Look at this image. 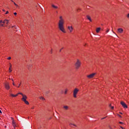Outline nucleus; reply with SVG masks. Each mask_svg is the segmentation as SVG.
Returning <instances> with one entry per match:
<instances>
[{
	"mask_svg": "<svg viewBox=\"0 0 129 129\" xmlns=\"http://www.w3.org/2000/svg\"><path fill=\"white\" fill-rule=\"evenodd\" d=\"M59 19V20L58 21V28L60 31L62 32V33H66L65 29L64 28V24L65 23V21L64 20V19L63 18V16H60Z\"/></svg>",
	"mask_w": 129,
	"mask_h": 129,
	"instance_id": "1",
	"label": "nucleus"
},
{
	"mask_svg": "<svg viewBox=\"0 0 129 129\" xmlns=\"http://www.w3.org/2000/svg\"><path fill=\"white\" fill-rule=\"evenodd\" d=\"M75 66L76 69H79V68H80V66H81V61H80L79 59H77V61L76 62Z\"/></svg>",
	"mask_w": 129,
	"mask_h": 129,
	"instance_id": "2",
	"label": "nucleus"
},
{
	"mask_svg": "<svg viewBox=\"0 0 129 129\" xmlns=\"http://www.w3.org/2000/svg\"><path fill=\"white\" fill-rule=\"evenodd\" d=\"M78 92H79V89H78V88H75L74 90L73 96L74 97H75V98H76V97H77V93H78Z\"/></svg>",
	"mask_w": 129,
	"mask_h": 129,
	"instance_id": "3",
	"label": "nucleus"
},
{
	"mask_svg": "<svg viewBox=\"0 0 129 129\" xmlns=\"http://www.w3.org/2000/svg\"><path fill=\"white\" fill-rule=\"evenodd\" d=\"M4 86L5 88L7 89V90H10V83H6L4 84Z\"/></svg>",
	"mask_w": 129,
	"mask_h": 129,
	"instance_id": "4",
	"label": "nucleus"
},
{
	"mask_svg": "<svg viewBox=\"0 0 129 129\" xmlns=\"http://www.w3.org/2000/svg\"><path fill=\"white\" fill-rule=\"evenodd\" d=\"M96 75V73H93V74H91L87 76V77L90 79L91 78H93V77H94V76H95Z\"/></svg>",
	"mask_w": 129,
	"mask_h": 129,
	"instance_id": "5",
	"label": "nucleus"
},
{
	"mask_svg": "<svg viewBox=\"0 0 129 129\" xmlns=\"http://www.w3.org/2000/svg\"><path fill=\"white\" fill-rule=\"evenodd\" d=\"M121 105L123 107V108H127V105L123 101L120 102Z\"/></svg>",
	"mask_w": 129,
	"mask_h": 129,
	"instance_id": "6",
	"label": "nucleus"
},
{
	"mask_svg": "<svg viewBox=\"0 0 129 129\" xmlns=\"http://www.w3.org/2000/svg\"><path fill=\"white\" fill-rule=\"evenodd\" d=\"M68 29L69 30L70 33L73 31V27L72 26H68Z\"/></svg>",
	"mask_w": 129,
	"mask_h": 129,
	"instance_id": "7",
	"label": "nucleus"
},
{
	"mask_svg": "<svg viewBox=\"0 0 129 129\" xmlns=\"http://www.w3.org/2000/svg\"><path fill=\"white\" fill-rule=\"evenodd\" d=\"M23 98H22V100L23 101H24L25 100H27V96L25 95H23Z\"/></svg>",
	"mask_w": 129,
	"mask_h": 129,
	"instance_id": "8",
	"label": "nucleus"
},
{
	"mask_svg": "<svg viewBox=\"0 0 129 129\" xmlns=\"http://www.w3.org/2000/svg\"><path fill=\"white\" fill-rule=\"evenodd\" d=\"M117 31L118 33L121 34L122 33V32H123V29H122V28H118Z\"/></svg>",
	"mask_w": 129,
	"mask_h": 129,
	"instance_id": "9",
	"label": "nucleus"
},
{
	"mask_svg": "<svg viewBox=\"0 0 129 129\" xmlns=\"http://www.w3.org/2000/svg\"><path fill=\"white\" fill-rule=\"evenodd\" d=\"M63 108H64V110H68L69 109V106H68L67 105H64V106H63Z\"/></svg>",
	"mask_w": 129,
	"mask_h": 129,
	"instance_id": "10",
	"label": "nucleus"
},
{
	"mask_svg": "<svg viewBox=\"0 0 129 129\" xmlns=\"http://www.w3.org/2000/svg\"><path fill=\"white\" fill-rule=\"evenodd\" d=\"M86 17L88 20L90 21V22H92V20H91V17H90V16H89V15H87Z\"/></svg>",
	"mask_w": 129,
	"mask_h": 129,
	"instance_id": "11",
	"label": "nucleus"
},
{
	"mask_svg": "<svg viewBox=\"0 0 129 129\" xmlns=\"http://www.w3.org/2000/svg\"><path fill=\"white\" fill-rule=\"evenodd\" d=\"M51 7H52V8H53V9H55V10H57V9H58V7L55 6V5H53V4H52V5H51Z\"/></svg>",
	"mask_w": 129,
	"mask_h": 129,
	"instance_id": "12",
	"label": "nucleus"
},
{
	"mask_svg": "<svg viewBox=\"0 0 129 129\" xmlns=\"http://www.w3.org/2000/svg\"><path fill=\"white\" fill-rule=\"evenodd\" d=\"M12 125L14 127H16V122H15V120L12 121Z\"/></svg>",
	"mask_w": 129,
	"mask_h": 129,
	"instance_id": "13",
	"label": "nucleus"
},
{
	"mask_svg": "<svg viewBox=\"0 0 129 129\" xmlns=\"http://www.w3.org/2000/svg\"><path fill=\"white\" fill-rule=\"evenodd\" d=\"M101 29V28H97L96 29V33H98L99 32H100Z\"/></svg>",
	"mask_w": 129,
	"mask_h": 129,
	"instance_id": "14",
	"label": "nucleus"
},
{
	"mask_svg": "<svg viewBox=\"0 0 129 129\" xmlns=\"http://www.w3.org/2000/svg\"><path fill=\"white\" fill-rule=\"evenodd\" d=\"M6 19L3 22V20H0V24H2L3 23V24H6Z\"/></svg>",
	"mask_w": 129,
	"mask_h": 129,
	"instance_id": "15",
	"label": "nucleus"
},
{
	"mask_svg": "<svg viewBox=\"0 0 129 129\" xmlns=\"http://www.w3.org/2000/svg\"><path fill=\"white\" fill-rule=\"evenodd\" d=\"M26 104H29V102L27 101V100H25V101H23Z\"/></svg>",
	"mask_w": 129,
	"mask_h": 129,
	"instance_id": "16",
	"label": "nucleus"
},
{
	"mask_svg": "<svg viewBox=\"0 0 129 129\" xmlns=\"http://www.w3.org/2000/svg\"><path fill=\"white\" fill-rule=\"evenodd\" d=\"M11 2L14 3L15 6H16V7H19V6L18 5H17V4H16V3L14 2V1H13V0H11Z\"/></svg>",
	"mask_w": 129,
	"mask_h": 129,
	"instance_id": "17",
	"label": "nucleus"
},
{
	"mask_svg": "<svg viewBox=\"0 0 129 129\" xmlns=\"http://www.w3.org/2000/svg\"><path fill=\"white\" fill-rule=\"evenodd\" d=\"M39 98L40 99H41V100H45V99L43 97H40Z\"/></svg>",
	"mask_w": 129,
	"mask_h": 129,
	"instance_id": "18",
	"label": "nucleus"
},
{
	"mask_svg": "<svg viewBox=\"0 0 129 129\" xmlns=\"http://www.w3.org/2000/svg\"><path fill=\"white\" fill-rule=\"evenodd\" d=\"M70 126H72V125H74V126H76V125L73 124L72 123H70Z\"/></svg>",
	"mask_w": 129,
	"mask_h": 129,
	"instance_id": "19",
	"label": "nucleus"
},
{
	"mask_svg": "<svg viewBox=\"0 0 129 129\" xmlns=\"http://www.w3.org/2000/svg\"><path fill=\"white\" fill-rule=\"evenodd\" d=\"M6 22H5V24H7V25H8V24H9V20L6 19Z\"/></svg>",
	"mask_w": 129,
	"mask_h": 129,
	"instance_id": "20",
	"label": "nucleus"
},
{
	"mask_svg": "<svg viewBox=\"0 0 129 129\" xmlns=\"http://www.w3.org/2000/svg\"><path fill=\"white\" fill-rule=\"evenodd\" d=\"M11 95L12 97H16V95H14L13 94H11Z\"/></svg>",
	"mask_w": 129,
	"mask_h": 129,
	"instance_id": "21",
	"label": "nucleus"
},
{
	"mask_svg": "<svg viewBox=\"0 0 129 129\" xmlns=\"http://www.w3.org/2000/svg\"><path fill=\"white\" fill-rule=\"evenodd\" d=\"M67 91H68V89H66L64 91V94H67Z\"/></svg>",
	"mask_w": 129,
	"mask_h": 129,
	"instance_id": "22",
	"label": "nucleus"
},
{
	"mask_svg": "<svg viewBox=\"0 0 129 129\" xmlns=\"http://www.w3.org/2000/svg\"><path fill=\"white\" fill-rule=\"evenodd\" d=\"M18 94H21V95H22V96L24 95V94L22 93H18Z\"/></svg>",
	"mask_w": 129,
	"mask_h": 129,
	"instance_id": "23",
	"label": "nucleus"
},
{
	"mask_svg": "<svg viewBox=\"0 0 129 129\" xmlns=\"http://www.w3.org/2000/svg\"><path fill=\"white\" fill-rule=\"evenodd\" d=\"M21 84H22V82H20V83L19 85V86L18 87V88L21 86Z\"/></svg>",
	"mask_w": 129,
	"mask_h": 129,
	"instance_id": "24",
	"label": "nucleus"
},
{
	"mask_svg": "<svg viewBox=\"0 0 129 129\" xmlns=\"http://www.w3.org/2000/svg\"><path fill=\"white\" fill-rule=\"evenodd\" d=\"M11 118L12 121H14V120H15L14 119V118H13V117H11Z\"/></svg>",
	"mask_w": 129,
	"mask_h": 129,
	"instance_id": "25",
	"label": "nucleus"
},
{
	"mask_svg": "<svg viewBox=\"0 0 129 129\" xmlns=\"http://www.w3.org/2000/svg\"><path fill=\"white\" fill-rule=\"evenodd\" d=\"M9 14V11H7L6 13H5V15H8Z\"/></svg>",
	"mask_w": 129,
	"mask_h": 129,
	"instance_id": "26",
	"label": "nucleus"
},
{
	"mask_svg": "<svg viewBox=\"0 0 129 129\" xmlns=\"http://www.w3.org/2000/svg\"><path fill=\"white\" fill-rule=\"evenodd\" d=\"M8 60H11V59H12V57H9L8 58Z\"/></svg>",
	"mask_w": 129,
	"mask_h": 129,
	"instance_id": "27",
	"label": "nucleus"
},
{
	"mask_svg": "<svg viewBox=\"0 0 129 129\" xmlns=\"http://www.w3.org/2000/svg\"><path fill=\"white\" fill-rule=\"evenodd\" d=\"M9 72H12V70H11V68H9Z\"/></svg>",
	"mask_w": 129,
	"mask_h": 129,
	"instance_id": "28",
	"label": "nucleus"
},
{
	"mask_svg": "<svg viewBox=\"0 0 129 129\" xmlns=\"http://www.w3.org/2000/svg\"><path fill=\"white\" fill-rule=\"evenodd\" d=\"M119 123H120L121 124H123V122H119Z\"/></svg>",
	"mask_w": 129,
	"mask_h": 129,
	"instance_id": "29",
	"label": "nucleus"
},
{
	"mask_svg": "<svg viewBox=\"0 0 129 129\" xmlns=\"http://www.w3.org/2000/svg\"><path fill=\"white\" fill-rule=\"evenodd\" d=\"M18 95H19V93H18L16 95H15V97H17V96H18Z\"/></svg>",
	"mask_w": 129,
	"mask_h": 129,
	"instance_id": "30",
	"label": "nucleus"
},
{
	"mask_svg": "<svg viewBox=\"0 0 129 129\" xmlns=\"http://www.w3.org/2000/svg\"><path fill=\"white\" fill-rule=\"evenodd\" d=\"M18 95H19V93H18L16 95H15V97H17V96H18Z\"/></svg>",
	"mask_w": 129,
	"mask_h": 129,
	"instance_id": "31",
	"label": "nucleus"
},
{
	"mask_svg": "<svg viewBox=\"0 0 129 129\" xmlns=\"http://www.w3.org/2000/svg\"><path fill=\"white\" fill-rule=\"evenodd\" d=\"M111 109H113V108H114V107L111 106Z\"/></svg>",
	"mask_w": 129,
	"mask_h": 129,
	"instance_id": "32",
	"label": "nucleus"
},
{
	"mask_svg": "<svg viewBox=\"0 0 129 129\" xmlns=\"http://www.w3.org/2000/svg\"><path fill=\"white\" fill-rule=\"evenodd\" d=\"M14 14L15 15V16H17V13L16 12L14 13Z\"/></svg>",
	"mask_w": 129,
	"mask_h": 129,
	"instance_id": "33",
	"label": "nucleus"
},
{
	"mask_svg": "<svg viewBox=\"0 0 129 129\" xmlns=\"http://www.w3.org/2000/svg\"><path fill=\"white\" fill-rule=\"evenodd\" d=\"M0 26H1V27H4V24H0Z\"/></svg>",
	"mask_w": 129,
	"mask_h": 129,
	"instance_id": "34",
	"label": "nucleus"
},
{
	"mask_svg": "<svg viewBox=\"0 0 129 129\" xmlns=\"http://www.w3.org/2000/svg\"><path fill=\"white\" fill-rule=\"evenodd\" d=\"M108 32H109V29H108V30L106 31V33H108Z\"/></svg>",
	"mask_w": 129,
	"mask_h": 129,
	"instance_id": "35",
	"label": "nucleus"
},
{
	"mask_svg": "<svg viewBox=\"0 0 129 129\" xmlns=\"http://www.w3.org/2000/svg\"><path fill=\"white\" fill-rule=\"evenodd\" d=\"M13 85H14V86H16V85L15 84V83H13Z\"/></svg>",
	"mask_w": 129,
	"mask_h": 129,
	"instance_id": "36",
	"label": "nucleus"
},
{
	"mask_svg": "<svg viewBox=\"0 0 129 129\" xmlns=\"http://www.w3.org/2000/svg\"><path fill=\"white\" fill-rule=\"evenodd\" d=\"M62 49H63V47L61 49L59 50V52H61V51H62Z\"/></svg>",
	"mask_w": 129,
	"mask_h": 129,
	"instance_id": "37",
	"label": "nucleus"
},
{
	"mask_svg": "<svg viewBox=\"0 0 129 129\" xmlns=\"http://www.w3.org/2000/svg\"><path fill=\"white\" fill-rule=\"evenodd\" d=\"M106 117H103V118H102L101 119H104V118H106Z\"/></svg>",
	"mask_w": 129,
	"mask_h": 129,
	"instance_id": "38",
	"label": "nucleus"
},
{
	"mask_svg": "<svg viewBox=\"0 0 129 129\" xmlns=\"http://www.w3.org/2000/svg\"><path fill=\"white\" fill-rule=\"evenodd\" d=\"M120 128L123 129V127H122V126H120Z\"/></svg>",
	"mask_w": 129,
	"mask_h": 129,
	"instance_id": "39",
	"label": "nucleus"
},
{
	"mask_svg": "<svg viewBox=\"0 0 129 129\" xmlns=\"http://www.w3.org/2000/svg\"><path fill=\"white\" fill-rule=\"evenodd\" d=\"M118 116H119V117H121V116L120 115L118 114Z\"/></svg>",
	"mask_w": 129,
	"mask_h": 129,
	"instance_id": "40",
	"label": "nucleus"
},
{
	"mask_svg": "<svg viewBox=\"0 0 129 129\" xmlns=\"http://www.w3.org/2000/svg\"><path fill=\"white\" fill-rule=\"evenodd\" d=\"M3 12H6V10H5V9H3Z\"/></svg>",
	"mask_w": 129,
	"mask_h": 129,
	"instance_id": "41",
	"label": "nucleus"
},
{
	"mask_svg": "<svg viewBox=\"0 0 129 129\" xmlns=\"http://www.w3.org/2000/svg\"><path fill=\"white\" fill-rule=\"evenodd\" d=\"M127 18H129V14L127 15Z\"/></svg>",
	"mask_w": 129,
	"mask_h": 129,
	"instance_id": "42",
	"label": "nucleus"
},
{
	"mask_svg": "<svg viewBox=\"0 0 129 129\" xmlns=\"http://www.w3.org/2000/svg\"><path fill=\"white\" fill-rule=\"evenodd\" d=\"M10 68H11V67H12V64L10 63Z\"/></svg>",
	"mask_w": 129,
	"mask_h": 129,
	"instance_id": "43",
	"label": "nucleus"
},
{
	"mask_svg": "<svg viewBox=\"0 0 129 129\" xmlns=\"http://www.w3.org/2000/svg\"><path fill=\"white\" fill-rule=\"evenodd\" d=\"M109 107H111V104H110V105H109Z\"/></svg>",
	"mask_w": 129,
	"mask_h": 129,
	"instance_id": "44",
	"label": "nucleus"
},
{
	"mask_svg": "<svg viewBox=\"0 0 129 129\" xmlns=\"http://www.w3.org/2000/svg\"><path fill=\"white\" fill-rule=\"evenodd\" d=\"M0 113H3V112H2V110H0Z\"/></svg>",
	"mask_w": 129,
	"mask_h": 129,
	"instance_id": "45",
	"label": "nucleus"
},
{
	"mask_svg": "<svg viewBox=\"0 0 129 129\" xmlns=\"http://www.w3.org/2000/svg\"><path fill=\"white\" fill-rule=\"evenodd\" d=\"M43 13H44V14L46 13V12H45V10H44Z\"/></svg>",
	"mask_w": 129,
	"mask_h": 129,
	"instance_id": "46",
	"label": "nucleus"
},
{
	"mask_svg": "<svg viewBox=\"0 0 129 129\" xmlns=\"http://www.w3.org/2000/svg\"><path fill=\"white\" fill-rule=\"evenodd\" d=\"M32 109H34V107H32Z\"/></svg>",
	"mask_w": 129,
	"mask_h": 129,
	"instance_id": "47",
	"label": "nucleus"
},
{
	"mask_svg": "<svg viewBox=\"0 0 129 129\" xmlns=\"http://www.w3.org/2000/svg\"><path fill=\"white\" fill-rule=\"evenodd\" d=\"M120 114H122V113H121V112H120Z\"/></svg>",
	"mask_w": 129,
	"mask_h": 129,
	"instance_id": "48",
	"label": "nucleus"
},
{
	"mask_svg": "<svg viewBox=\"0 0 129 129\" xmlns=\"http://www.w3.org/2000/svg\"><path fill=\"white\" fill-rule=\"evenodd\" d=\"M86 45H87V44H86H86H85V46H86Z\"/></svg>",
	"mask_w": 129,
	"mask_h": 129,
	"instance_id": "49",
	"label": "nucleus"
},
{
	"mask_svg": "<svg viewBox=\"0 0 129 129\" xmlns=\"http://www.w3.org/2000/svg\"><path fill=\"white\" fill-rule=\"evenodd\" d=\"M112 32H113V33H114V32H113V31H112Z\"/></svg>",
	"mask_w": 129,
	"mask_h": 129,
	"instance_id": "50",
	"label": "nucleus"
},
{
	"mask_svg": "<svg viewBox=\"0 0 129 129\" xmlns=\"http://www.w3.org/2000/svg\"><path fill=\"white\" fill-rule=\"evenodd\" d=\"M56 13H58V12H57V11H56Z\"/></svg>",
	"mask_w": 129,
	"mask_h": 129,
	"instance_id": "51",
	"label": "nucleus"
},
{
	"mask_svg": "<svg viewBox=\"0 0 129 129\" xmlns=\"http://www.w3.org/2000/svg\"><path fill=\"white\" fill-rule=\"evenodd\" d=\"M47 93H49V92H47Z\"/></svg>",
	"mask_w": 129,
	"mask_h": 129,
	"instance_id": "52",
	"label": "nucleus"
},
{
	"mask_svg": "<svg viewBox=\"0 0 129 129\" xmlns=\"http://www.w3.org/2000/svg\"><path fill=\"white\" fill-rule=\"evenodd\" d=\"M115 35H116V36H117V35H116V34H115Z\"/></svg>",
	"mask_w": 129,
	"mask_h": 129,
	"instance_id": "53",
	"label": "nucleus"
},
{
	"mask_svg": "<svg viewBox=\"0 0 129 129\" xmlns=\"http://www.w3.org/2000/svg\"><path fill=\"white\" fill-rule=\"evenodd\" d=\"M12 81H14V80L12 79Z\"/></svg>",
	"mask_w": 129,
	"mask_h": 129,
	"instance_id": "54",
	"label": "nucleus"
}]
</instances>
